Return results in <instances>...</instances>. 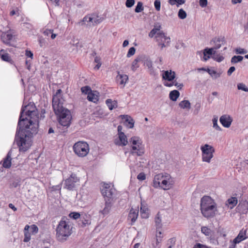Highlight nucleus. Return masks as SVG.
<instances>
[{
	"instance_id": "obj_1",
	"label": "nucleus",
	"mask_w": 248,
	"mask_h": 248,
	"mask_svg": "<svg viewBox=\"0 0 248 248\" xmlns=\"http://www.w3.org/2000/svg\"><path fill=\"white\" fill-rule=\"evenodd\" d=\"M37 111L33 103L21 108L17 126L15 140L20 152H25L31 146L32 138L38 129Z\"/></svg>"
},
{
	"instance_id": "obj_2",
	"label": "nucleus",
	"mask_w": 248,
	"mask_h": 248,
	"mask_svg": "<svg viewBox=\"0 0 248 248\" xmlns=\"http://www.w3.org/2000/svg\"><path fill=\"white\" fill-rule=\"evenodd\" d=\"M200 209L202 216L207 218L215 217L217 211L216 203L209 196H204L201 198Z\"/></svg>"
},
{
	"instance_id": "obj_3",
	"label": "nucleus",
	"mask_w": 248,
	"mask_h": 248,
	"mask_svg": "<svg viewBox=\"0 0 248 248\" xmlns=\"http://www.w3.org/2000/svg\"><path fill=\"white\" fill-rule=\"evenodd\" d=\"M72 223L69 219L64 217L59 223L56 228V238L58 241L64 242L72 233Z\"/></svg>"
},
{
	"instance_id": "obj_4",
	"label": "nucleus",
	"mask_w": 248,
	"mask_h": 248,
	"mask_svg": "<svg viewBox=\"0 0 248 248\" xmlns=\"http://www.w3.org/2000/svg\"><path fill=\"white\" fill-rule=\"evenodd\" d=\"M73 150L78 156L84 157L89 152V145L85 141H78L74 145Z\"/></svg>"
},
{
	"instance_id": "obj_5",
	"label": "nucleus",
	"mask_w": 248,
	"mask_h": 248,
	"mask_svg": "<svg viewBox=\"0 0 248 248\" xmlns=\"http://www.w3.org/2000/svg\"><path fill=\"white\" fill-rule=\"evenodd\" d=\"M202 151V160L203 162L210 163L211 159L213 157V153L215 149L212 146L205 144L201 147Z\"/></svg>"
},
{
	"instance_id": "obj_6",
	"label": "nucleus",
	"mask_w": 248,
	"mask_h": 248,
	"mask_svg": "<svg viewBox=\"0 0 248 248\" xmlns=\"http://www.w3.org/2000/svg\"><path fill=\"white\" fill-rule=\"evenodd\" d=\"M79 179L76 174L72 173L70 176L64 181L63 188L69 190H74L78 185Z\"/></svg>"
},
{
	"instance_id": "obj_7",
	"label": "nucleus",
	"mask_w": 248,
	"mask_h": 248,
	"mask_svg": "<svg viewBox=\"0 0 248 248\" xmlns=\"http://www.w3.org/2000/svg\"><path fill=\"white\" fill-rule=\"evenodd\" d=\"M101 192L105 201L106 200L111 201L116 190L115 188L111 186L110 184L105 183L101 188Z\"/></svg>"
},
{
	"instance_id": "obj_8",
	"label": "nucleus",
	"mask_w": 248,
	"mask_h": 248,
	"mask_svg": "<svg viewBox=\"0 0 248 248\" xmlns=\"http://www.w3.org/2000/svg\"><path fill=\"white\" fill-rule=\"evenodd\" d=\"M104 19V18L103 16H84L79 24L81 25H85L87 27H91L101 23Z\"/></svg>"
},
{
	"instance_id": "obj_9",
	"label": "nucleus",
	"mask_w": 248,
	"mask_h": 248,
	"mask_svg": "<svg viewBox=\"0 0 248 248\" xmlns=\"http://www.w3.org/2000/svg\"><path fill=\"white\" fill-rule=\"evenodd\" d=\"M62 90L59 89L57 91L55 94L52 98V107L54 110L58 111L60 108L63 107V99L61 97Z\"/></svg>"
},
{
	"instance_id": "obj_10",
	"label": "nucleus",
	"mask_w": 248,
	"mask_h": 248,
	"mask_svg": "<svg viewBox=\"0 0 248 248\" xmlns=\"http://www.w3.org/2000/svg\"><path fill=\"white\" fill-rule=\"evenodd\" d=\"M174 184V181L170 175L165 173L164 180H162L160 187L164 190H168L171 188Z\"/></svg>"
},
{
	"instance_id": "obj_11",
	"label": "nucleus",
	"mask_w": 248,
	"mask_h": 248,
	"mask_svg": "<svg viewBox=\"0 0 248 248\" xmlns=\"http://www.w3.org/2000/svg\"><path fill=\"white\" fill-rule=\"evenodd\" d=\"M226 43L225 38L224 37H218L214 38L211 42V44L214 45L213 47L216 50L219 48L222 45Z\"/></svg>"
},
{
	"instance_id": "obj_12",
	"label": "nucleus",
	"mask_w": 248,
	"mask_h": 248,
	"mask_svg": "<svg viewBox=\"0 0 248 248\" xmlns=\"http://www.w3.org/2000/svg\"><path fill=\"white\" fill-rule=\"evenodd\" d=\"M114 143L116 145L119 146H124L127 144V139L124 132L119 134L118 139H115Z\"/></svg>"
},
{
	"instance_id": "obj_13",
	"label": "nucleus",
	"mask_w": 248,
	"mask_h": 248,
	"mask_svg": "<svg viewBox=\"0 0 248 248\" xmlns=\"http://www.w3.org/2000/svg\"><path fill=\"white\" fill-rule=\"evenodd\" d=\"M165 176V173H159L158 174H156L155 176L153 183V186L155 188H159L160 186V185L162 183V180H164V177Z\"/></svg>"
},
{
	"instance_id": "obj_14",
	"label": "nucleus",
	"mask_w": 248,
	"mask_h": 248,
	"mask_svg": "<svg viewBox=\"0 0 248 248\" xmlns=\"http://www.w3.org/2000/svg\"><path fill=\"white\" fill-rule=\"evenodd\" d=\"M130 154L132 155L141 156L144 154V150L141 145H132Z\"/></svg>"
},
{
	"instance_id": "obj_15",
	"label": "nucleus",
	"mask_w": 248,
	"mask_h": 248,
	"mask_svg": "<svg viewBox=\"0 0 248 248\" xmlns=\"http://www.w3.org/2000/svg\"><path fill=\"white\" fill-rule=\"evenodd\" d=\"M71 119V116H69L67 117H66L65 118L63 117H62V118H59V123L63 127V132L70 126Z\"/></svg>"
},
{
	"instance_id": "obj_16",
	"label": "nucleus",
	"mask_w": 248,
	"mask_h": 248,
	"mask_svg": "<svg viewBox=\"0 0 248 248\" xmlns=\"http://www.w3.org/2000/svg\"><path fill=\"white\" fill-rule=\"evenodd\" d=\"M13 36L10 31H6L2 32L1 35V39L2 41L5 44L10 45L13 39Z\"/></svg>"
},
{
	"instance_id": "obj_17",
	"label": "nucleus",
	"mask_w": 248,
	"mask_h": 248,
	"mask_svg": "<svg viewBox=\"0 0 248 248\" xmlns=\"http://www.w3.org/2000/svg\"><path fill=\"white\" fill-rule=\"evenodd\" d=\"M162 78L165 80L171 81L175 78V73L171 70L163 71Z\"/></svg>"
},
{
	"instance_id": "obj_18",
	"label": "nucleus",
	"mask_w": 248,
	"mask_h": 248,
	"mask_svg": "<svg viewBox=\"0 0 248 248\" xmlns=\"http://www.w3.org/2000/svg\"><path fill=\"white\" fill-rule=\"evenodd\" d=\"M219 121L221 124L226 128L229 127L232 122V119L227 115L221 116L219 119Z\"/></svg>"
},
{
	"instance_id": "obj_19",
	"label": "nucleus",
	"mask_w": 248,
	"mask_h": 248,
	"mask_svg": "<svg viewBox=\"0 0 248 248\" xmlns=\"http://www.w3.org/2000/svg\"><path fill=\"white\" fill-rule=\"evenodd\" d=\"M55 114L59 116V118H62V117L66 118L69 116H71L70 111L66 108L63 107L60 108L59 110H54Z\"/></svg>"
},
{
	"instance_id": "obj_20",
	"label": "nucleus",
	"mask_w": 248,
	"mask_h": 248,
	"mask_svg": "<svg viewBox=\"0 0 248 248\" xmlns=\"http://www.w3.org/2000/svg\"><path fill=\"white\" fill-rule=\"evenodd\" d=\"M12 149L10 150L7 154L6 156L3 159L2 167L5 169H9L11 166L12 161Z\"/></svg>"
},
{
	"instance_id": "obj_21",
	"label": "nucleus",
	"mask_w": 248,
	"mask_h": 248,
	"mask_svg": "<svg viewBox=\"0 0 248 248\" xmlns=\"http://www.w3.org/2000/svg\"><path fill=\"white\" fill-rule=\"evenodd\" d=\"M154 36H155L156 41L158 43H162L167 40V43H170V38L167 37L163 31L158 32Z\"/></svg>"
},
{
	"instance_id": "obj_22",
	"label": "nucleus",
	"mask_w": 248,
	"mask_h": 248,
	"mask_svg": "<svg viewBox=\"0 0 248 248\" xmlns=\"http://www.w3.org/2000/svg\"><path fill=\"white\" fill-rule=\"evenodd\" d=\"M112 204L111 201L107 200L105 201V207L103 210L100 211V213H101L104 216H105L109 214L110 212Z\"/></svg>"
},
{
	"instance_id": "obj_23",
	"label": "nucleus",
	"mask_w": 248,
	"mask_h": 248,
	"mask_svg": "<svg viewBox=\"0 0 248 248\" xmlns=\"http://www.w3.org/2000/svg\"><path fill=\"white\" fill-rule=\"evenodd\" d=\"M0 56L3 61L9 62L11 64H13L14 63V61L11 59L9 54L7 53L5 50L1 49L0 50Z\"/></svg>"
},
{
	"instance_id": "obj_24",
	"label": "nucleus",
	"mask_w": 248,
	"mask_h": 248,
	"mask_svg": "<svg viewBox=\"0 0 248 248\" xmlns=\"http://www.w3.org/2000/svg\"><path fill=\"white\" fill-rule=\"evenodd\" d=\"M128 79V77L125 74H120V72H118V75L116 77L117 81L121 85L124 86L126 84Z\"/></svg>"
},
{
	"instance_id": "obj_25",
	"label": "nucleus",
	"mask_w": 248,
	"mask_h": 248,
	"mask_svg": "<svg viewBox=\"0 0 248 248\" xmlns=\"http://www.w3.org/2000/svg\"><path fill=\"white\" fill-rule=\"evenodd\" d=\"M138 210L136 209H134L133 208L130 209L128 216V218L131 221L132 223L136 221L138 216Z\"/></svg>"
},
{
	"instance_id": "obj_26",
	"label": "nucleus",
	"mask_w": 248,
	"mask_h": 248,
	"mask_svg": "<svg viewBox=\"0 0 248 248\" xmlns=\"http://www.w3.org/2000/svg\"><path fill=\"white\" fill-rule=\"evenodd\" d=\"M238 212L241 214H245L248 210V202L245 201L240 203L237 207Z\"/></svg>"
},
{
	"instance_id": "obj_27",
	"label": "nucleus",
	"mask_w": 248,
	"mask_h": 248,
	"mask_svg": "<svg viewBox=\"0 0 248 248\" xmlns=\"http://www.w3.org/2000/svg\"><path fill=\"white\" fill-rule=\"evenodd\" d=\"M161 28V26L159 23H155L154 26V28L149 33V36L151 38H153L158 32L162 31H160Z\"/></svg>"
},
{
	"instance_id": "obj_28",
	"label": "nucleus",
	"mask_w": 248,
	"mask_h": 248,
	"mask_svg": "<svg viewBox=\"0 0 248 248\" xmlns=\"http://www.w3.org/2000/svg\"><path fill=\"white\" fill-rule=\"evenodd\" d=\"M122 116H123V118L125 120L124 123L126 126L129 128H132L134 125V121L133 119L127 115H122Z\"/></svg>"
},
{
	"instance_id": "obj_29",
	"label": "nucleus",
	"mask_w": 248,
	"mask_h": 248,
	"mask_svg": "<svg viewBox=\"0 0 248 248\" xmlns=\"http://www.w3.org/2000/svg\"><path fill=\"white\" fill-rule=\"evenodd\" d=\"M155 226L157 231L162 227L161 217L159 213L157 214L155 217Z\"/></svg>"
},
{
	"instance_id": "obj_30",
	"label": "nucleus",
	"mask_w": 248,
	"mask_h": 248,
	"mask_svg": "<svg viewBox=\"0 0 248 248\" xmlns=\"http://www.w3.org/2000/svg\"><path fill=\"white\" fill-rule=\"evenodd\" d=\"M143 64L145 66L148 67L149 72L150 74H153L154 73V67L153 66V63L152 61L148 58L144 60Z\"/></svg>"
},
{
	"instance_id": "obj_31",
	"label": "nucleus",
	"mask_w": 248,
	"mask_h": 248,
	"mask_svg": "<svg viewBox=\"0 0 248 248\" xmlns=\"http://www.w3.org/2000/svg\"><path fill=\"white\" fill-rule=\"evenodd\" d=\"M237 203V199L236 197H231L227 201L226 204L230 209H232Z\"/></svg>"
},
{
	"instance_id": "obj_32",
	"label": "nucleus",
	"mask_w": 248,
	"mask_h": 248,
	"mask_svg": "<svg viewBox=\"0 0 248 248\" xmlns=\"http://www.w3.org/2000/svg\"><path fill=\"white\" fill-rule=\"evenodd\" d=\"M106 104L109 110H112L117 107V102L115 100L112 101L110 99H107L106 100Z\"/></svg>"
},
{
	"instance_id": "obj_33",
	"label": "nucleus",
	"mask_w": 248,
	"mask_h": 248,
	"mask_svg": "<svg viewBox=\"0 0 248 248\" xmlns=\"http://www.w3.org/2000/svg\"><path fill=\"white\" fill-rule=\"evenodd\" d=\"M142 57L141 56H139L137 57L132 62L131 65V69L134 72L139 67V65L138 64V62H140L142 60Z\"/></svg>"
},
{
	"instance_id": "obj_34",
	"label": "nucleus",
	"mask_w": 248,
	"mask_h": 248,
	"mask_svg": "<svg viewBox=\"0 0 248 248\" xmlns=\"http://www.w3.org/2000/svg\"><path fill=\"white\" fill-rule=\"evenodd\" d=\"M30 229V226L26 225L25 226L24 232V238L23 241L24 242H28L31 240V233L29 232Z\"/></svg>"
},
{
	"instance_id": "obj_35",
	"label": "nucleus",
	"mask_w": 248,
	"mask_h": 248,
	"mask_svg": "<svg viewBox=\"0 0 248 248\" xmlns=\"http://www.w3.org/2000/svg\"><path fill=\"white\" fill-rule=\"evenodd\" d=\"M87 98L89 101L93 102V103H96L98 101V95L93 91H92L90 93H89Z\"/></svg>"
},
{
	"instance_id": "obj_36",
	"label": "nucleus",
	"mask_w": 248,
	"mask_h": 248,
	"mask_svg": "<svg viewBox=\"0 0 248 248\" xmlns=\"http://www.w3.org/2000/svg\"><path fill=\"white\" fill-rule=\"evenodd\" d=\"M180 95V93L178 91L174 90L171 91L169 94V97L170 99L173 101L177 100V98Z\"/></svg>"
},
{
	"instance_id": "obj_37",
	"label": "nucleus",
	"mask_w": 248,
	"mask_h": 248,
	"mask_svg": "<svg viewBox=\"0 0 248 248\" xmlns=\"http://www.w3.org/2000/svg\"><path fill=\"white\" fill-rule=\"evenodd\" d=\"M132 145H142V141L138 137H133L129 140Z\"/></svg>"
},
{
	"instance_id": "obj_38",
	"label": "nucleus",
	"mask_w": 248,
	"mask_h": 248,
	"mask_svg": "<svg viewBox=\"0 0 248 248\" xmlns=\"http://www.w3.org/2000/svg\"><path fill=\"white\" fill-rule=\"evenodd\" d=\"M140 214L142 218H147L148 217V209L145 206H141Z\"/></svg>"
},
{
	"instance_id": "obj_39",
	"label": "nucleus",
	"mask_w": 248,
	"mask_h": 248,
	"mask_svg": "<svg viewBox=\"0 0 248 248\" xmlns=\"http://www.w3.org/2000/svg\"><path fill=\"white\" fill-rule=\"evenodd\" d=\"M179 106L181 108L183 109H189L190 108V103L188 100H184L179 103Z\"/></svg>"
},
{
	"instance_id": "obj_40",
	"label": "nucleus",
	"mask_w": 248,
	"mask_h": 248,
	"mask_svg": "<svg viewBox=\"0 0 248 248\" xmlns=\"http://www.w3.org/2000/svg\"><path fill=\"white\" fill-rule=\"evenodd\" d=\"M216 50L213 48V47H212V48H208V47H206L205 48L204 50H203V55H204V56H206L207 55H208V56H211V55H214V54H215V53H216Z\"/></svg>"
},
{
	"instance_id": "obj_41",
	"label": "nucleus",
	"mask_w": 248,
	"mask_h": 248,
	"mask_svg": "<svg viewBox=\"0 0 248 248\" xmlns=\"http://www.w3.org/2000/svg\"><path fill=\"white\" fill-rule=\"evenodd\" d=\"M246 233L247 230H244L243 229L239 232L237 236L241 239L240 241H243L247 238Z\"/></svg>"
},
{
	"instance_id": "obj_42",
	"label": "nucleus",
	"mask_w": 248,
	"mask_h": 248,
	"mask_svg": "<svg viewBox=\"0 0 248 248\" xmlns=\"http://www.w3.org/2000/svg\"><path fill=\"white\" fill-rule=\"evenodd\" d=\"M206 71L212 77L214 76L215 78H219L220 76V75H221V73H217L216 71L210 70L209 68L207 69Z\"/></svg>"
},
{
	"instance_id": "obj_43",
	"label": "nucleus",
	"mask_w": 248,
	"mask_h": 248,
	"mask_svg": "<svg viewBox=\"0 0 248 248\" xmlns=\"http://www.w3.org/2000/svg\"><path fill=\"white\" fill-rule=\"evenodd\" d=\"M243 59V57L241 56H234L231 59L232 63H236L241 62Z\"/></svg>"
},
{
	"instance_id": "obj_44",
	"label": "nucleus",
	"mask_w": 248,
	"mask_h": 248,
	"mask_svg": "<svg viewBox=\"0 0 248 248\" xmlns=\"http://www.w3.org/2000/svg\"><path fill=\"white\" fill-rule=\"evenodd\" d=\"M238 90H242L246 92H248V88L245 84L243 83H239L237 85Z\"/></svg>"
},
{
	"instance_id": "obj_45",
	"label": "nucleus",
	"mask_w": 248,
	"mask_h": 248,
	"mask_svg": "<svg viewBox=\"0 0 248 248\" xmlns=\"http://www.w3.org/2000/svg\"><path fill=\"white\" fill-rule=\"evenodd\" d=\"M212 58L215 61L219 62H222L224 59L222 56L220 55V54H217L216 53L214 54V55L212 56Z\"/></svg>"
},
{
	"instance_id": "obj_46",
	"label": "nucleus",
	"mask_w": 248,
	"mask_h": 248,
	"mask_svg": "<svg viewBox=\"0 0 248 248\" xmlns=\"http://www.w3.org/2000/svg\"><path fill=\"white\" fill-rule=\"evenodd\" d=\"M217 121H218L217 117H214L213 119V120H212L213 124V126L214 128H215L217 130L220 131L221 129L220 127V126L217 124Z\"/></svg>"
},
{
	"instance_id": "obj_47",
	"label": "nucleus",
	"mask_w": 248,
	"mask_h": 248,
	"mask_svg": "<svg viewBox=\"0 0 248 248\" xmlns=\"http://www.w3.org/2000/svg\"><path fill=\"white\" fill-rule=\"evenodd\" d=\"M81 91L82 93H84L87 95H88L89 93H91L92 91L91 88L88 86L82 87L81 88Z\"/></svg>"
},
{
	"instance_id": "obj_48",
	"label": "nucleus",
	"mask_w": 248,
	"mask_h": 248,
	"mask_svg": "<svg viewBox=\"0 0 248 248\" xmlns=\"http://www.w3.org/2000/svg\"><path fill=\"white\" fill-rule=\"evenodd\" d=\"M143 10V7L142 3L140 1L138 2L135 8V11L136 13H140Z\"/></svg>"
},
{
	"instance_id": "obj_49",
	"label": "nucleus",
	"mask_w": 248,
	"mask_h": 248,
	"mask_svg": "<svg viewBox=\"0 0 248 248\" xmlns=\"http://www.w3.org/2000/svg\"><path fill=\"white\" fill-rule=\"evenodd\" d=\"M201 231L202 233L204 234L206 236H209L211 233V230L207 227H202L201 228Z\"/></svg>"
},
{
	"instance_id": "obj_50",
	"label": "nucleus",
	"mask_w": 248,
	"mask_h": 248,
	"mask_svg": "<svg viewBox=\"0 0 248 248\" xmlns=\"http://www.w3.org/2000/svg\"><path fill=\"white\" fill-rule=\"evenodd\" d=\"M156 243H159L162 241V238L163 237L162 235V232L160 231V230H158V231H156Z\"/></svg>"
},
{
	"instance_id": "obj_51",
	"label": "nucleus",
	"mask_w": 248,
	"mask_h": 248,
	"mask_svg": "<svg viewBox=\"0 0 248 248\" xmlns=\"http://www.w3.org/2000/svg\"><path fill=\"white\" fill-rule=\"evenodd\" d=\"M90 223V222L89 221V220L88 219H80V220H79V225L82 227H85L87 225H88Z\"/></svg>"
},
{
	"instance_id": "obj_52",
	"label": "nucleus",
	"mask_w": 248,
	"mask_h": 248,
	"mask_svg": "<svg viewBox=\"0 0 248 248\" xmlns=\"http://www.w3.org/2000/svg\"><path fill=\"white\" fill-rule=\"evenodd\" d=\"M30 229L31 232L32 234H36L38 232V228L35 224L31 225L30 226Z\"/></svg>"
},
{
	"instance_id": "obj_53",
	"label": "nucleus",
	"mask_w": 248,
	"mask_h": 248,
	"mask_svg": "<svg viewBox=\"0 0 248 248\" xmlns=\"http://www.w3.org/2000/svg\"><path fill=\"white\" fill-rule=\"evenodd\" d=\"M80 214L78 212H71L69 214V217L73 219H77L80 217Z\"/></svg>"
},
{
	"instance_id": "obj_54",
	"label": "nucleus",
	"mask_w": 248,
	"mask_h": 248,
	"mask_svg": "<svg viewBox=\"0 0 248 248\" xmlns=\"http://www.w3.org/2000/svg\"><path fill=\"white\" fill-rule=\"evenodd\" d=\"M135 51H136V49L135 48V47H130L127 53L126 57L127 58H129L131 56L134 55L135 53Z\"/></svg>"
},
{
	"instance_id": "obj_55",
	"label": "nucleus",
	"mask_w": 248,
	"mask_h": 248,
	"mask_svg": "<svg viewBox=\"0 0 248 248\" xmlns=\"http://www.w3.org/2000/svg\"><path fill=\"white\" fill-rule=\"evenodd\" d=\"M237 54H246L248 51L246 49L242 48H237L235 49Z\"/></svg>"
},
{
	"instance_id": "obj_56",
	"label": "nucleus",
	"mask_w": 248,
	"mask_h": 248,
	"mask_svg": "<svg viewBox=\"0 0 248 248\" xmlns=\"http://www.w3.org/2000/svg\"><path fill=\"white\" fill-rule=\"evenodd\" d=\"M135 3V0H126L125 5L128 8L131 7Z\"/></svg>"
},
{
	"instance_id": "obj_57",
	"label": "nucleus",
	"mask_w": 248,
	"mask_h": 248,
	"mask_svg": "<svg viewBox=\"0 0 248 248\" xmlns=\"http://www.w3.org/2000/svg\"><path fill=\"white\" fill-rule=\"evenodd\" d=\"M154 6L157 11L160 9V1L159 0H155L154 2Z\"/></svg>"
},
{
	"instance_id": "obj_58",
	"label": "nucleus",
	"mask_w": 248,
	"mask_h": 248,
	"mask_svg": "<svg viewBox=\"0 0 248 248\" xmlns=\"http://www.w3.org/2000/svg\"><path fill=\"white\" fill-rule=\"evenodd\" d=\"M193 248H211L208 247L206 245L201 244L200 243H196L194 246Z\"/></svg>"
},
{
	"instance_id": "obj_59",
	"label": "nucleus",
	"mask_w": 248,
	"mask_h": 248,
	"mask_svg": "<svg viewBox=\"0 0 248 248\" xmlns=\"http://www.w3.org/2000/svg\"><path fill=\"white\" fill-rule=\"evenodd\" d=\"M137 178L139 180L143 181L146 178L145 174L143 172H140L138 175Z\"/></svg>"
},
{
	"instance_id": "obj_60",
	"label": "nucleus",
	"mask_w": 248,
	"mask_h": 248,
	"mask_svg": "<svg viewBox=\"0 0 248 248\" xmlns=\"http://www.w3.org/2000/svg\"><path fill=\"white\" fill-rule=\"evenodd\" d=\"M25 55L27 57L30 58L32 59L33 58V54L31 51L29 50H26L25 51Z\"/></svg>"
},
{
	"instance_id": "obj_61",
	"label": "nucleus",
	"mask_w": 248,
	"mask_h": 248,
	"mask_svg": "<svg viewBox=\"0 0 248 248\" xmlns=\"http://www.w3.org/2000/svg\"><path fill=\"white\" fill-rule=\"evenodd\" d=\"M173 84H174V85H175L179 90H181L183 87V84L182 83H179L176 80L173 81Z\"/></svg>"
},
{
	"instance_id": "obj_62",
	"label": "nucleus",
	"mask_w": 248,
	"mask_h": 248,
	"mask_svg": "<svg viewBox=\"0 0 248 248\" xmlns=\"http://www.w3.org/2000/svg\"><path fill=\"white\" fill-rule=\"evenodd\" d=\"M200 5L202 7H205L206 6L207 4V0H200L199 1Z\"/></svg>"
},
{
	"instance_id": "obj_63",
	"label": "nucleus",
	"mask_w": 248,
	"mask_h": 248,
	"mask_svg": "<svg viewBox=\"0 0 248 248\" xmlns=\"http://www.w3.org/2000/svg\"><path fill=\"white\" fill-rule=\"evenodd\" d=\"M235 68L234 66H231L230 67L227 71V74L228 76H231L232 74L235 71Z\"/></svg>"
},
{
	"instance_id": "obj_64",
	"label": "nucleus",
	"mask_w": 248,
	"mask_h": 248,
	"mask_svg": "<svg viewBox=\"0 0 248 248\" xmlns=\"http://www.w3.org/2000/svg\"><path fill=\"white\" fill-rule=\"evenodd\" d=\"M20 186V181H19L18 180L13 182V183L12 184V186L15 188L17 187V186Z\"/></svg>"
}]
</instances>
